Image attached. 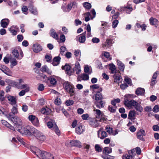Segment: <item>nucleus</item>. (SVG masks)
I'll list each match as a JSON object with an SVG mask.
<instances>
[{
    "instance_id": "obj_1",
    "label": "nucleus",
    "mask_w": 159,
    "mask_h": 159,
    "mask_svg": "<svg viewBox=\"0 0 159 159\" xmlns=\"http://www.w3.org/2000/svg\"><path fill=\"white\" fill-rule=\"evenodd\" d=\"M136 96H133V95L127 94L125 96L124 103L125 105L128 107H133L135 110L139 112H141L143 110V108L141 106V101H137L134 100H129L128 99L130 98H133L135 97Z\"/></svg>"
},
{
    "instance_id": "obj_2",
    "label": "nucleus",
    "mask_w": 159,
    "mask_h": 159,
    "mask_svg": "<svg viewBox=\"0 0 159 159\" xmlns=\"http://www.w3.org/2000/svg\"><path fill=\"white\" fill-rule=\"evenodd\" d=\"M17 126V128L20 127V129H16L17 130L20 132L21 134H24L27 135L31 136L33 135V132L34 131L35 128L32 126L29 125L27 126L26 127H22L20 125H16Z\"/></svg>"
},
{
    "instance_id": "obj_3",
    "label": "nucleus",
    "mask_w": 159,
    "mask_h": 159,
    "mask_svg": "<svg viewBox=\"0 0 159 159\" xmlns=\"http://www.w3.org/2000/svg\"><path fill=\"white\" fill-rule=\"evenodd\" d=\"M63 86L66 91L70 94L71 96L73 95L74 88L70 82L68 81L65 82L63 84Z\"/></svg>"
},
{
    "instance_id": "obj_4",
    "label": "nucleus",
    "mask_w": 159,
    "mask_h": 159,
    "mask_svg": "<svg viewBox=\"0 0 159 159\" xmlns=\"http://www.w3.org/2000/svg\"><path fill=\"white\" fill-rule=\"evenodd\" d=\"M11 111V112L9 114V118L13 122L15 125H16L17 123V120L18 118L14 116L18 112L17 109L16 107H13Z\"/></svg>"
},
{
    "instance_id": "obj_5",
    "label": "nucleus",
    "mask_w": 159,
    "mask_h": 159,
    "mask_svg": "<svg viewBox=\"0 0 159 159\" xmlns=\"http://www.w3.org/2000/svg\"><path fill=\"white\" fill-rule=\"evenodd\" d=\"M35 130L33 134L37 139L39 140L43 141L45 139V136L41 133L35 128Z\"/></svg>"
},
{
    "instance_id": "obj_6",
    "label": "nucleus",
    "mask_w": 159,
    "mask_h": 159,
    "mask_svg": "<svg viewBox=\"0 0 159 159\" xmlns=\"http://www.w3.org/2000/svg\"><path fill=\"white\" fill-rule=\"evenodd\" d=\"M0 70L7 75L11 76L12 75V71L7 66L3 65H0Z\"/></svg>"
},
{
    "instance_id": "obj_7",
    "label": "nucleus",
    "mask_w": 159,
    "mask_h": 159,
    "mask_svg": "<svg viewBox=\"0 0 159 159\" xmlns=\"http://www.w3.org/2000/svg\"><path fill=\"white\" fill-rule=\"evenodd\" d=\"M73 71L74 72H75L76 74L78 75L77 80L80 81V63L78 61H77L75 62V67L73 68Z\"/></svg>"
},
{
    "instance_id": "obj_8",
    "label": "nucleus",
    "mask_w": 159,
    "mask_h": 159,
    "mask_svg": "<svg viewBox=\"0 0 159 159\" xmlns=\"http://www.w3.org/2000/svg\"><path fill=\"white\" fill-rule=\"evenodd\" d=\"M113 43L111 39H107L105 42L102 44V46L104 48H107L111 47Z\"/></svg>"
},
{
    "instance_id": "obj_9",
    "label": "nucleus",
    "mask_w": 159,
    "mask_h": 159,
    "mask_svg": "<svg viewBox=\"0 0 159 159\" xmlns=\"http://www.w3.org/2000/svg\"><path fill=\"white\" fill-rule=\"evenodd\" d=\"M146 135V133L145 131L143 129L140 130L137 133V138L142 141H144V139L143 138V136Z\"/></svg>"
},
{
    "instance_id": "obj_10",
    "label": "nucleus",
    "mask_w": 159,
    "mask_h": 159,
    "mask_svg": "<svg viewBox=\"0 0 159 159\" xmlns=\"http://www.w3.org/2000/svg\"><path fill=\"white\" fill-rule=\"evenodd\" d=\"M41 158L42 159H54L52 155L45 151H44Z\"/></svg>"
},
{
    "instance_id": "obj_11",
    "label": "nucleus",
    "mask_w": 159,
    "mask_h": 159,
    "mask_svg": "<svg viewBox=\"0 0 159 159\" xmlns=\"http://www.w3.org/2000/svg\"><path fill=\"white\" fill-rule=\"evenodd\" d=\"M98 137L101 139H103L107 136V133L105 131H101V129L98 131Z\"/></svg>"
},
{
    "instance_id": "obj_12",
    "label": "nucleus",
    "mask_w": 159,
    "mask_h": 159,
    "mask_svg": "<svg viewBox=\"0 0 159 159\" xmlns=\"http://www.w3.org/2000/svg\"><path fill=\"white\" fill-rule=\"evenodd\" d=\"M33 49L34 52L37 53L42 50V48L39 44L36 43L33 45Z\"/></svg>"
},
{
    "instance_id": "obj_13",
    "label": "nucleus",
    "mask_w": 159,
    "mask_h": 159,
    "mask_svg": "<svg viewBox=\"0 0 159 159\" xmlns=\"http://www.w3.org/2000/svg\"><path fill=\"white\" fill-rule=\"evenodd\" d=\"M145 93L144 89L139 87L135 91V93L138 96H143Z\"/></svg>"
},
{
    "instance_id": "obj_14",
    "label": "nucleus",
    "mask_w": 159,
    "mask_h": 159,
    "mask_svg": "<svg viewBox=\"0 0 159 159\" xmlns=\"http://www.w3.org/2000/svg\"><path fill=\"white\" fill-rule=\"evenodd\" d=\"M16 97L9 95L7 97L8 100L10 102V103L12 105H15L16 104L17 99Z\"/></svg>"
},
{
    "instance_id": "obj_15",
    "label": "nucleus",
    "mask_w": 159,
    "mask_h": 159,
    "mask_svg": "<svg viewBox=\"0 0 159 159\" xmlns=\"http://www.w3.org/2000/svg\"><path fill=\"white\" fill-rule=\"evenodd\" d=\"M95 105L97 108L101 109L104 107L105 105V103L103 101L100 100L95 102Z\"/></svg>"
},
{
    "instance_id": "obj_16",
    "label": "nucleus",
    "mask_w": 159,
    "mask_h": 159,
    "mask_svg": "<svg viewBox=\"0 0 159 159\" xmlns=\"http://www.w3.org/2000/svg\"><path fill=\"white\" fill-rule=\"evenodd\" d=\"M9 22V20L7 19H3L1 21V26L4 28H6Z\"/></svg>"
},
{
    "instance_id": "obj_17",
    "label": "nucleus",
    "mask_w": 159,
    "mask_h": 159,
    "mask_svg": "<svg viewBox=\"0 0 159 159\" xmlns=\"http://www.w3.org/2000/svg\"><path fill=\"white\" fill-rule=\"evenodd\" d=\"M61 58L59 56L55 57L53 59L52 64L54 66H56L59 64Z\"/></svg>"
},
{
    "instance_id": "obj_18",
    "label": "nucleus",
    "mask_w": 159,
    "mask_h": 159,
    "mask_svg": "<svg viewBox=\"0 0 159 159\" xmlns=\"http://www.w3.org/2000/svg\"><path fill=\"white\" fill-rule=\"evenodd\" d=\"M50 35L56 40L58 39V36L56 33L55 30L53 29H52L50 31Z\"/></svg>"
},
{
    "instance_id": "obj_19",
    "label": "nucleus",
    "mask_w": 159,
    "mask_h": 159,
    "mask_svg": "<svg viewBox=\"0 0 159 159\" xmlns=\"http://www.w3.org/2000/svg\"><path fill=\"white\" fill-rule=\"evenodd\" d=\"M61 68L62 70H64L67 72V73L69 75H71V73H69L70 69V66L67 64H66L64 66H62Z\"/></svg>"
},
{
    "instance_id": "obj_20",
    "label": "nucleus",
    "mask_w": 159,
    "mask_h": 159,
    "mask_svg": "<svg viewBox=\"0 0 159 159\" xmlns=\"http://www.w3.org/2000/svg\"><path fill=\"white\" fill-rule=\"evenodd\" d=\"M18 80L19 81V82L15 81L13 87H15L17 89H19V88H20V84L22 83H24V80L23 79H22Z\"/></svg>"
},
{
    "instance_id": "obj_21",
    "label": "nucleus",
    "mask_w": 159,
    "mask_h": 159,
    "mask_svg": "<svg viewBox=\"0 0 159 159\" xmlns=\"http://www.w3.org/2000/svg\"><path fill=\"white\" fill-rule=\"evenodd\" d=\"M40 70L43 72H47L49 74H51V72L49 70L47 66L44 65L41 68Z\"/></svg>"
},
{
    "instance_id": "obj_22",
    "label": "nucleus",
    "mask_w": 159,
    "mask_h": 159,
    "mask_svg": "<svg viewBox=\"0 0 159 159\" xmlns=\"http://www.w3.org/2000/svg\"><path fill=\"white\" fill-rule=\"evenodd\" d=\"M103 99L102 94L99 92H97L95 95V99L96 101L102 100Z\"/></svg>"
},
{
    "instance_id": "obj_23",
    "label": "nucleus",
    "mask_w": 159,
    "mask_h": 159,
    "mask_svg": "<svg viewBox=\"0 0 159 159\" xmlns=\"http://www.w3.org/2000/svg\"><path fill=\"white\" fill-rule=\"evenodd\" d=\"M12 54L17 59H20L21 58L19 57V50L14 49L12 52Z\"/></svg>"
},
{
    "instance_id": "obj_24",
    "label": "nucleus",
    "mask_w": 159,
    "mask_h": 159,
    "mask_svg": "<svg viewBox=\"0 0 159 159\" xmlns=\"http://www.w3.org/2000/svg\"><path fill=\"white\" fill-rule=\"evenodd\" d=\"M88 74H87L86 73H84L81 74L80 76V78H81L82 80H88L89 79V76Z\"/></svg>"
},
{
    "instance_id": "obj_25",
    "label": "nucleus",
    "mask_w": 159,
    "mask_h": 159,
    "mask_svg": "<svg viewBox=\"0 0 159 159\" xmlns=\"http://www.w3.org/2000/svg\"><path fill=\"white\" fill-rule=\"evenodd\" d=\"M48 80H49L50 83L53 85L56 84L57 83V82L56 79L50 76L48 78Z\"/></svg>"
},
{
    "instance_id": "obj_26",
    "label": "nucleus",
    "mask_w": 159,
    "mask_h": 159,
    "mask_svg": "<svg viewBox=\"0 0 159 159\" xmlns=\"http://www.w3.org/2000/svg\"><path fill=\"white\" fill-rule=\"evenodd\" d=\"M149 22L151 25H155L157 23L158 20L152 17L149 19Z\"/></svg>"
},
{
    "instance_id": "obj_27",
    "label": "nucleus",
    "mask_w": 159,
    "mask_h": 159,
    "mask_svg": "<svg viewBox=\"0 0 159 159\" xmlns=\"http://www.w3.org/2000/svg\"><path fill=\"white\" fill-rule=\"evenodd\" d=\"M44 151H41L39 149H37L34 152V153L38 157H41Z\"/></svg>"
},
{
    "instance_id": "obj_28",
    "label": "nucleus",
    "mask_w": 159,
    "mask_h": 159,
    "mask_svg": "<svg viewBox=\"0 0 159 159\" xmlns=\"http://www.w3.org/2000/svg\"><path fill=\"white\" fill-rule=\"evenodd\" d=\"M109 68L111 71V73L114 74L116 72V67L113 64H110L109 66Z\"/></svg>"
},
{
    "instance_id": "obj_29",
    "label": "nucleus",
    "mask_w": 159,
    "mask_h": 159,
    "mask_svg": "<svg viewBox=\"0 0 159 159\" xmlns=\"http://www.w3.org/2000/svg\"><path fill=\"white\" fill-rule=\"evenodd\" d=\"M113 78L115 80V82H118L119 81L122 80V79L121 78V76L119 75H117L115 74L113 76Z\"/></svg>"
},
{
    "instance_id": "obj_30",
    "label": "nucleus",
    "mask_w": 159,
    "mask_h": 159,
    "mask_svg": "<svg viewBox=\"0 0 159 159\" xmlns=\"http://www.w3.org/2000/svg\"><path fill=\"white\" fill-rule=\"evenodd\" d=\"M29 10L31 13L34 15H37L38 14V11L37 9L34 8L33 6H32L30 7Z\"/></svg>"
},
{
    "instance_id": "obj_31",
    "label": "nucleus",
    "mask_w": 159,
    "mask_h": 159,
    "mask_svg": "<svg viewBox=\"0 0 159 159\" xmlns=\"http://www.w3.org/2000/svg\"><path fill=\"white\" fill-rule=\"evenodd\" d=\"M70 145L71 146L78 147L79 145V141L77 140H72L70 142Z\"/></svg>"
},
{
    "instance_id": "obj_32",
    "label": "nucleus",
    "mask_w": 159,
    "mask_h": 159,
    "mask_svg": "<svg viewBox=\"0 0 159 159\" xmlns=\"http://www.w3.org/2000/svg\"><path fill=\"white\" fill-rule=\"evenodd\" d=\"M84 71L85 73H87L89 74H90L92 73V70H90V67L88 65L85 66L84 67Z\"/></svg>"
},
{
    "instance_id": "obj_33",
    "label": "nucleus",
    "mask_w": 159,
    "mask_h": 159,
    "mask_svg": "<svg viewBox=\"0 0 159 159\" xmlns=\"http://www.w3.org/2000/svg\"><path fill=\"white\" fill-rule=\"evenodd\" d=\"M135 115V111L134 110L130 111L128 114V118L131 120Z\"/></svg>"
},
{
    "instance_id": "obj_34",
    "label": "nucleus",
    "mask_w": 159,
    "mask_h": 159,
    "mask_svg": "<svg viewBox=\"0 0 159 159\" xmlns=\"http://www.w3.org/2000/svg\"><path fill=\"white\" fill-rule=\"evenodd\" d=\"M85 34L86 32L83 34H80V38H81L80 43H84L85 41L86 40Z\"/></svg>"
},
{
    "instance_id": "obj_35",
    "label": "nucleus",
    "mask_w": 159,
    "mask_h": 159,
    "mask_svg": "<svg viewBox=\"0 0 159 159\" xmlns=\"http://www.w3.org/2000/svg\"><path fill=\"white\" fill-rule=\"evenodd\" d=\"M116 107L112 106H109L108 109L109 111L112 113H115L116 110Z\"/></svg>"
},
{
    "instance_id": "obj_36",
    "label": "nucleus",
    "mask_w": 159,
    "mask_h": 159,
    "mask_svg": "<svg viewBox=\"0 0 159 159\" xmlns=\"http://www.w3.org/2000/svg\"><path fill=\"white\" fill-rule=\"evenodd\" d=\"M53 130L55 131V133L58 136L60 135V132L59 129L56 125V124H55V126L53 127Z\"/></svg>"
},
{
    "instance_id": "obj_37",
    "label": "nucleus",
    "mask_w": 159,
    "mask_h": 159,
    "mask_svg": "<svg viewBox=\"0 0 159 159\" xmlns=\"http://www.w3.org/2000/svg\"><path fill=\"white\" fill-rule=\"evenodd\" d=\"M29 91V88H27L25 90H22L19 93V95L20 96L24 95L26 92H28Z\"/></svg>"
},
{
    "instance_id": "obj_38",
    "label": "nucleus",
    "mask_w": 159,
    "mask_h": 159,
    "mask_svg": "<svg viewBox=\"0 0 159 159\" xmlns=\"http://www.w3.org/2000/svg\"><path fill=\"white\" fill-rule=\"evenodd\" d=\"M112 152L111 148L107 147H105L103 151V152L105 154H109L111 152Z\"/></svg>"
},
{
    "instance_id": "obj_39",
    "label": "nucleus",
    "mask_w": 159,
    "mask_h": 159,
    "mask_svg": "<svg viewBox=\"0 0 159 159\" xmlns=\"http://www.w3.org/2000/svg\"><path fill=\"white\" fill-rule=\"evenodd\" d=\"M93 111L95 112V113L96 114L98 117H100L102 114V112L99 109H96V108L93 107Z\"/></svg>"
},
{
    "instance_id": "obj_40",
    "label": "nucleus",
    "mask_w": 159,
    "mask_h": 159,
    "mask_svg": "<svg viewBox=\"0 0 159 159\" xmlns=\"http://www.w3.org/2000/svg\"><path fill=\"white\" fill-rule=\"evenodd\" d=\"M106 130L107 132L110 134H112L113 132V129L112 128L110 127H106Z\"/></svg>"
},
{
    "instance_id": "obj_41",
    "label": "nucleus",
    "mask_w": 159,
    "mask_h": 159,
    "mask_svg": "<svg viewBox=\"0 0 159 159\" xmlns=\"http://www.w3.org/2000/svg\"><path fill=\"white\" fill-rule=\"evenodd\" d=\"M84 6L87 9H90L91 7V4L87 2H85L83 4Z\"/></svg>"
},
{
    "instance_id": "obj_42",
    "label": "nucleus",
    "mask_w": 159,
    "mask_h": 159,
    "mask_svg": "<svg viewBox=\"0 0 159 159\" xmlns=\"http://www.w3.org/2000/svg\"><path fill=\"white\" fill-rule=\"evenodd\" d=\"M17 64V62L16 60V59H14L12 60L11 61L10 66L11 68H12L14 66L16 65Z\"/></svg>"
},
{
    "instance_id": "obj_43",
    "label": "nucleus",
    "mask_w": 159,
    "mask_h": 159,
    "mask_svg": "<svg viewBox=\"0 0 159 159\" xmlns=\"http://www.w3.org/2000/svg\"><path fill=\"white\" fill-rule=\"evenodd\" d=\"M15 81L10 79L7 80L6 81V82L9 84V85H10L12 87H14Z\"/></svg>"
},
{
    "instance_id": "obj_44",
    "label": "nucleus",
    "mask_w": 159,
    "mask_h": 159,
    "mask_svg": "<svg viewBox=\"0 0 159 159\" xmlns=\"http://www.w3.org/2000/svg\"><path fill=\"white\" fill-rule=\"evenodd\" d=\"M123 159H133V156L132 155L125 154L122 157Z\"/></svg>"
},
{
    "instance_id": "obj_45",
    "label": "nucleus",
    "mask_w": 159,
    "mask_h": 159,
    "mask_svg": "<svg viewBox=\"0 0 159 159\" xmlns=\"http://www.w3.org/2000/svg\"><path fill=\"white\" fill-rule=\"evenodd\" d=\"M55 124H53L51 121H48L47 123V125L49 128H52L53 129Z\"/></svg>"
},
{
    "instance_id": "obj_46",
    "label": "nucleus",
    "mask_w": 159,
    "mask_h": 159,
    "mask_svg": "<svg viewBox=\"0 0 159 159\" xmlns=\"http://www.w3.org/2000/svg\"><path fill=\"white\" fill-rule=\"evenodd\" d=\"M34 125L38 126L39 125V120L37 117H36L34 120L31 122Z\"/></svg>"
},
{
    "instance_id": "obj_47",
    "label": "nucleus",
    "mask_w": 159,
    "mask_h": 159,
    "mask_svg": "<svg viewBox=\"0 0 159 159\" xmlns=\"http://www.w3.org/2000/svg\"><path fill=\"white\" fill-rule=\"evenodd\" d=\"M96 151L98 152H101L102 151V148L98 144H96L95 146Z\"/></svg>"
},
{
    "instance_id": "obj_48",
    "label": "nucleus",
    "mask_w": 159,
    "mask_h": 159,
    "mask_svg": "<svg viewBox=\"0 0 159 159\" xmlns=\"http://www.w3.org/2000/svg\"><path fill=\"white\" fill-rule=\"evenodd\" d=\"M44 86L43 84H38V90L41 91L44 90Z\"/></svg>"
},
{
    "instance_id": "obj_49",
    "label": "nucleus",
    "mask_w": 159,
    "mask_h": 159,
    "mask_svg": "<svg viewBox=\"0 0 159 159\" xmlns=\"http://www.w3.org/2000/svg\"><path fill=\"white\" fill-rule=\"evenodd\" d=\"M74 101L72 100H67L66 102V104L67 106L72 105Z\"/></svg>"
},
{
    "instance_id": "obj_50",
    "label": "nucleus",
    "mask_w": 159,
    "mask_h": 159,
    "mask_svg": "<svg viewBox=\"0 0 159 159\" xmlns=\"http://www.w3.org/2000/svg\"><path fill=\"white\" fill-rule=\"evenodd\" d=\"M124 80L125 81V82L128 84L130 85H131L132 83L131 80L128 77H126L124 79Z\"/></svg>"
},
{
    "instance_id": "obj_51",
    "label": "nucleus",
    "mask_w": 159,
    "mask_h": 159,
    "mask_svg": "<svg viewBox=\"0 0 159 159\" xmlns=\"http://www.w3.org/2000/svg\"><path fill=\"white\" fill-rule=\"evenodd\" d=\"M119 22L118 20H114L112 22V27L113 28H115L117 26Z\"/></svg>"
},
{
    "instance_id": "obj_52",
    "label": "nucleus",
    "mask_w": 159,
    "mask_h": 159,
    "mask_svg": "<svg viewBox=\"0 0 159 159\" xmlns=\"http://www.w3.org/2000/svg\"><path fill=\"white\" fill-rule=\"evenodd\" d=\"M152 111L155 113H157L159 111V106L158 105H155L152 109Z\"/></svg>"
},
{
    "instance_id": "obj_53",
    "label": "nucleus",
    "mask_w": 159,
    "mask_h": 159,
    "mask_svg": "<svg viewBox=\"0 0 159 159\" xmlns=\"http://www.w3.org/2000/svg\"><path fill=\"white\" fill-rule=\"evenodd\" d=\"M66 48L63 46H62L60 48V53L62 55H63V54H64V53L66 51Z\"/></svg>"
},
{
    "instance_id": "obj_54",
    "label": "nucleus",
    "mask_w": 159,
    "mask_h": 159,
    "mask_svg": "<svg viewBox=\"0 0 159 159\" xmlns=\"http://www.w3.org/2000/svg\"><path fill=\"white\" fill-rule=\"evenodd\" d=\"M92 42L93 43H98L100 41V40L97 38H93L92 39Z\"/></svg>"
},
{
    "instance_id": "obj_55",
    "label": "nucleus",
    "mask_w": 159,
    "mask_h": 159,
    "mask_svg": "<svg viewBox=\"0 0 159 159\" xmlns=\"http://www.w3.org/2000/svg\"><path fill=\"white\" fill-rule=\"evenodd\" d=\"M36 116L33 115H30L29 116L28 119L31 122L36 118Z\"/></svg>"
},
{
    "instance_id": "obj_56",
    "label": "nucleus",
    "mask_w": 159,
    "mask_h": 159,
    "mask_svg": "<svg viewBox=\"0 0 159 159\" xmlns=\"http://www.w3.org/2000/svg\"><path fill=\"white\" fill-rule=\"evenodd\" d=\"M61 99L60 98H57L56 99L55 101V103L57 105H59L61 104Z\"/></svg>"
},
{
    "instance_id": "obj_57",
    "label": "nucleus",
    "mask_w": 159,
    "mask_h": 159,
    "mask_svg": "<svg viewBox=\"0 0 159 159\" xmlns=\"http://www.w3.org/2000/svg\"><path fill=\"white\" fill-rule=\"evenodd\" d=\"M99 88V85L98 84H93L90 86V88L91 89H98Z\"/></svg>"
},
{
    "instance_id": "obj_58",
    "label": "nucleus",
    "mask_w": 159,
    "mask_h": 159,
    "mask_svg": "<svg viewBox=\"0 0 159 159\" xmlns=\"http://www.w3.org/2000/svg\"><path fill=\"white\" fill-rule=\"evenodd\" d=\"M17 39L18 42H20L22 41L24 37L21 34L18 35L17 36Z\"/></svg>"
},
{
    "instance_id": "obj_59",
    "label": "nucleus",
    "mask_w": 159,
    "mask_h": 159,
    "mask_svg": "<svg viewBox=\"0 0 159 159\" xmlns=\"http://www.w3.org/2000/svg\"><path fill=\"white\" fill-rule=\"evenodd\" d=\"M27 88H29V87L28 86V84H24L22 85L20 84V88H19V89H26Z\"/></svg>"
},
{
    "instance_id": "obj_60",
    "label": "nucleus",
    "mask_w": 159,
    "mask_h": 159,
    "mask_svg": "<svg viewBox=\"0 0 159 159\" xmlns=\"http://www.w3.org/2000/svg\"><path fill=\"white\" fill-rule=\"evenodd\" d=\"M45 58L46 59V61L47 62H50L52 57L50 55H47L45 56Z\"/></svg>"
},
{
    "instance_id": "obj_61",
    "label": "nucleus",
    "mask_w": 159,
    "mask_h": 159,
    "mask_svg": "<svg viewBox=\"0 0 159 159\" xmlns=\"http://www.w3.org/2000/svg\"><path fill=\"white\" fill-rule=\"evenodd\" d=\"M28 10L27 7L26 6H23L22 8V11L25 13V14H27V11Z\"/></svg>"
},
{
    "instance_id": "obj_62",
    "label": "nucleus",
    "mask_w": 159,
    "mask_h": 159,
    "mask_svg": "<svg viewBox=\"0 0 159 159\" xmlns=\"http://www.w3.org/2000/svg\"><path fill=\"white\" fill-rule=\"evenodd\" d=\"M102 157L104 159H113L114 157L113 156H111L109 155H106L105 156H102Z\"/></svg>"
},
{
    "instance_id": "obj_63",
    "label": "nucleus",
    "mask_w": 159,
    "mask_h": 159,
    "mask_svg": "<svg viewBox=\"0 0 159 159\" xmlns=\"http://www.w3.org/2000/svg\"><path fill=\"white\" fill-rule=\"evenodd\" d=\"M89 117V115L88 114H83L81 116L82 119L84 120H87L88 118Z\"/></svg>"
},
{
    "instance_id": "obj_64",
    "label": "nucleus",
    "mask_w": 159,
    "mask_h": 159,
    "mask_svg": "<svg viewBox=\"0 0 159 159\" xmlns=\"http://www.w3.org/2000/svg\"><path fill=\"white\" fill-rule=\"evenodd\" d=\"M153 129L154 131H158L159 130V127L157 125H155L153 126Z\"/></svg>"
}]
</instances>
